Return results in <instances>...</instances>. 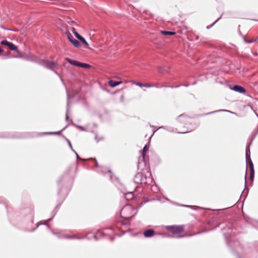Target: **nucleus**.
Here are the masks:
<instances>
[{
    "mask_svg": "<svg viewBox=\"0 0 258 258\" xmlns=\"http://www.w3.org/2000/svg\"><path fill=\"white\" fill-rule=\"evenodd\" d=\"M143 87H147V88L153 87H157V84H150V83H144Z\"/></svg>",
    "mask_w": 258,
    "mask_h": 258,
    "instance_id": "nucleus-10",
    "label": "nucleus"
},
{
    "mask_svg": "<svg viewBox=\"0 0 258 258\" xmlns=\"http://www.w3.org/2000/svg\"><path fill=\"white\" fill-rule=\"evenodd\" d=\"M233 90L236 92H238L241 93H244L245 92V89L239 85H235L233 88Z\"/></svg>",
    "mask_w": 258,
    "mask_h": 258,
    "instance_id": "nucleus-5",
    "label": "nucleus"
},
{
    "mask_svg": "<svg viewBox=\"0 0 258 258\" xmlns=\"http://www.w3.org/2000/svg\"><path fill=\"white\" fill-rule=\"evenodd\" d=\"M66 60L71 64L78 66L81 68L88 69L90 67V66L87 63L80 62L79 61L71 59L69 58H66Z\"/></svg>",
    "mask_w": 258,
    "mask_h": 258,
    "instance_id": "nucleus-3",
    "label": "nucleus"
},
{
    "mask_svg": "<svg viewBox=\"0 0 258 258\" xmlns=\"http://www.w3.org/2000/svg\"><path fill=\"white\" fill-rule=\"evenodd\" d=\"M245 41H246V42H248V43H250V42H252L251 41H246V40H245Z\"/></svg>",
    "mask_w": 258,
    "mask_h": 258,
    "instance_id": "nucleus-24",
    "label": "nucleus"
},
{
    "mask_svg": "<svg viewBox=\"0 0 258 258\" xmlns=\"http://www.w3.org/2000/svg\"><path fill=\"white\" fill-rule=\"evenodd\" d=\"M136 85L140 87H143L144 83H142L141 82H137V83H136Z\"/></svg>",
    "mask_w": 258,
    "mask_h": 258,
    "instance_id": "nucleus-19",
    "label": "nucleus"
},
{
    "mask_svg": "<svg viewBox=\"0 0 258 258\" xmlns=\"http://www.w3.org/2000/svg\"><path fill=\"white\" fill-rule=\"evenodd\" d=\"M3 51V49H2L0 47V53L2 52Z\"/></svg>",
    "mask_w": 258,
    "mask_h": 258,
    "instance_id": "nucleus-23",
    "label": "nucleus"
},
{
    "mask_svg": "<svg viewBox=\"0 0 258 258\" xmlns=\"http://www.w3.org/2000/svg\"><path fill=\"white\" fill-rule=\"evenodd\" d=\"M44 66L50 69H53L54 67L55 66V63L54 62H49V61H44Z\"/></svg>",
    "mask_w": 258,
    "mask_h": 258,
    "instance_id": "nucleus-6",
    "label": "nucleus"
},
{
    "mask_svg": "<svg viewBox=\"0 0 258 258\" xmlns=\"http://www.w3.org/2000/svg\"><path fill=\"white\" fill-rule=\"evenodd\" d=\"M8 47L11 50H17V47L11 42Z\"/></svg>",
    "mask_w": 258,
    "mask_h": 258,
    "instance_id": "nucleus-11",
    "label": "nucleus"
},
{
    "mask_svg": "<svg viewBox=\"0 0 258 258\" xmlns=\"http://www.w3.org/2000/svg\"><path fill=\"white\" fill-rule=\"evenodd\" d=\"M66 34L67 35V37L68 38V39L69 40L70 39H71V38H73V36L71 34V33L67 31L66 32Z\"/></svg>",
    "mask_w": 258,
    "mask_h": 258,
    "instance_id": "nucleus-17",
    "label": "nucleus"
},
{
    "mask_svg": "<svg viewBox=\"0 0 258 258\" xmlns=\"http://www.w3.org/2000/svg\"><path fill=\"white\" fill-rule=\"evenodd\" d=\"M131 83H132V84H135V85H136V83H137V82H135V81H131Z\"/></svg>",
    "mask_w": 258,
    "mask_h": 258,
    "instance_id": "nucleus-22",
    "label": "nucleus"
},
{
    "mask_svg": "<svg viewBox=\"0 0 258 258\" xmlns=\"http://www.w3.org/2000/svg\"><path fill=\"white\" fill-rule=\"evenodd\" d=\"M74 35H75L76 38H77L79 40L82 37L77 32H75Z\"/></svg>",
    "mask_w": 258,
    "mask_h": 258,
    "instance_id": "nucleus-18",
    "label": "nucleus"
},
{
    "mask_svg": "<svg viewBox=\"0 0 258 258\" xmlns=\"http://www.w3.org/2000/svg\"><path fill=\"white\" fill-rule=\"evenodd\" d=\"M122 83V81L117 82L113 80H110L108 82V84L111 87H115L117 85L121 84Z\"/></svg>",
    "mask_w": 258,
    "mask_h": 258,
    "instance_id": "nucleus-7",
    "label": "nucleus"
},
{
    "mask_svg": "<svg viewBox=\"0 0 258 258\" xmlns=\"http://www.w3.org/2000/svg\"><path fill=\"white\" fill-rule=\"evenodd\" d=\"M254 171H251L250 172V180L253 181L254 178Z\"/></svg>",
    "mask_w": 258,
    "mask_h": 258,
    "instance_id": "nucleus-16",
    "label": "nucleus"
},
{
    "mask_svg": "<svg viewBox=\"0 0 258 258\" xmlns=\"http://www.w3.org/2000/svg\"><path fill=\"white\" fill-rule=\"evenodd\" d=\"M160 32L164 35H174L175 34V32L172 31H161Z\"/></svg>",
    "mask_w": 258,
    "mask_h": 258,
    "instance_id": "nucleus-8",
    "label": "nucleus"
},
{
    "mask_svg": "<svg viewBox=\"0 0 258 258\" xmlns=\"http://www.w3.org/2000/svg\"><path fill=\"white\" fill-rule=\"evenodd\" d=\"M135 215V209L131 206H124L120 211V216L125 219H129Z\"/></svg>",
    "mask_w": 258,
    "mask_h": 258,
    "instance_id": "nucleus-1",
    "label": "nucleus"
},
{
    "mask_svg": "<svg viewBox=\"0 0 258 258\" xmlns=\"http://www.w3.org/2000/svg\"><path fill=\"white\" fill-rule=\"evenodd\" d=\"M248 166H249V167L250 168V171H254V170L253 165V163H252V162L251 160H250V161L248 162Z\"/></svg>",
    "mask_w": 258,
    "mask_h": 258,
    "instance_id": "nucleus-12",
    "label": "nucleus"
},
{
    "mask_svg": "<svg viewBox=\"0 0 258 258\" xmlns=\"http://www.w3.org/2000/svg\"><path fill=\"white\" fill-rule=\"evenodd\" d=\"M74 46H75L76 47H80V42L76 40V39H74L72 42H71Z\"/></svg>",
    "mask_w": 258,
    "mask_h": 258,
    "instance_id": "nucleus-9",
    "label": "nucleus"
},
{
    "mask_svg": "<svg viewBox=\"0 0 258 258\" xmlns=\"http://www.w3.org/2000/svg\"><path fill=\"white\" fill-rule=\"evenodd\" d=\"M155 234V231L153 229H148L144 231V235L145 237H151Z\"/></svg>",
    "mask_w": 258,
    "mask_h": 258,
    "instance_id": "nucleus-4",
    "label": "nucleus"
},
{
    "mask_svg": "<svg viewBox=\"0 0 258 258\" xmlns=\"http://www.w3.org/2000/svg\"><path fill=\"white\" fill-rule=\"evenodd\" d=\"M79 40L82 43H83V44H84L85 45L88 46V45H89L88 43H87V42L86 41V40L83 37H82Z\"/></svg>",
    "mask_w": 258,
    "mask_h": 258,
    "instance_id": "nucleus-15",
    "label": "nucleus"
},
{
    "mask_svg": "<svg viewBox=\"0 0 258 258\" xmlns=\"http://www.w3.org/2000/svg\"><path fill=\"white\" fill-rule=\"evenodd\" d=\"M75 39L73 38H71V39H69V41L72 42Z\"/></svg>",
    "mask_w": 258,
    "mask_h": 258,
    "instance_id": "nucleus-21",
    "label": "nucleus"
},
{
    "mask_svg": "<svg viewBox=\"0 0 258 258\" xmlns=\"http://www.w3.org/2000/svg\"><path fill=\"white\" fill-rule=\"evenodd\" d=\"M50 134H59V133H50Z\"/></svg>",
    "mask_w": 258,
    "mask_h": 258,
    "instance_id": "nucleus-25",
    "label": "nucleus"
},
{
    "mask_svg": "<svg viewBox=\"0 0 258 258\" xmlns=\"http://www.w3.org/2000/svg\"><path fill=\"white\" fill-rule=\"evenodd\" d=\"M11 42L8 41L7 40H3L1 42V44L2 45H5L9 46Z\"/></svg>",
    "mask_w": 258,
    "mask_h": 258,
    "instance_id": "nucleus-14",
    "label": "nucleus"
},
{
    "mask_svg": "<svg viewBox=\"0 0 258 258\" xmlns=\"http://www.w3.org/2000/svg\"><path fill=\"white\" fill-rule=\"evenodd\" d=\"M148 151V148L146 146H145L143 149V151H142V156L144 158L145 157V155L146 154V153Z\"/></svg>",
    "mask_w": 258,
    "mask_h": 258,
    "instance_id": "nucleus-13",
    "label": "nucleus"
},
{
    "mask_svg": "<svg viewBox=\"0 0 258 258\" xmlns=\"http://www.w3.org/2000/svg\"><path fill=\"white\" fill-rule=\"evenodd\" d=\"M72 32L75 34V32H77L76 29L74 28H72Z\"/></svg>",
    "mask_w": 258,
    "mask_h": 258,
    "instance_id": "nucleus-20",
    "label": "nucleus"
},
{
    "mask_svg": "<svg viewBox=\"0 0 258 258\" xmlns=\"http://www.w3.org/2000/svg\"><path fill=\"white\" fill-rule=\"evenodd\" d=\"M166 229L170 232L174 234H180L183 232L184 226L183 225H172L166 227Z\"/></svg>",
    "mask_w": 258,
    "mask_h": 258,
    "instance_id": "nucleus-2",
    "label": "nucleus"
}]
</instances>
